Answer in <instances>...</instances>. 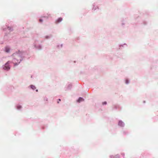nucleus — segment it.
<instances>
[{
    "label": "nucleus",
    "mask_w": 158,
    "mask_h": 158,
    "mask_svg": "<svg viewBox=\"0 0 158 158\" xmlns=\"http://www.w3.org/2000/svg\"><path fill=\"white\" fill-rule=\"evenodd\" d=\"M126 83H128V81L127 80L126 81Z\"/></svg>",
    "instance_id": "nucleus-10"
},
{
    "label": "nucleus",
    "mask_w": 158,
    "mask_h": 158,
    "mask_svg": "<svg viewBox=\"0 0 158 158\" xmlns=\"http://www.w3.org/2000/svg\"><path fill=\"white\" fill-rule=\"evenodd\" d=\"M40 21V22H42L43 20L42 19H40V20H39Z\"/></svg>",
    "instance_id": "nucleus-9"
},
{
    "label": "nucleus",
    "mask_w": 158,
    "mask_h": 158,
    "mask_svg": "<svg viewBox=\"0 0 158 158\" xmlns=\"http://www.w3.org/2000/svg\"><path fill=\"white\" fill-rule=\"evenodd\" d=\"M10 51V48L8 47H6L5 48V51L6 52H9Z\"/></svg>",
    "instance_id": "nucleus-4"
},
{
    "label": "nucleus",
    "mask_w": 158,
    "mask_h": 158,
    "mask_svg": "<svg viewBox=\"0 0 158 158\" xmlns=\"http://www.w3.org/2000/svg\"><path fill=\"white\" fill-rule=\"evenodd\" d=\"M36 91H38V90H37H37H36Z\"/></svg>",
    "instance_id": "nucleus-12"
},
{
    "label": "nucleus",
    "mask_w": 158,
    "mask_h": 158,
    "mask_svg": "<svg viewBox=\"0 0 158 158\" xmlns=\"http://www.w3.org/2000/svg\"><path fill=\"white\" fill-rule=\"evenodd\" d=\"M102 104L103 105H106L107 104V102H106L105 101L104 102H103Z\"/></svg>",
    "instance_id": "nucleus-7"
},
{
    "label": "nucleus",
    "mask_w": 158,
    "mask_h": 158,
    "mask_svg": "<svg viewBox=\"0 0 158 158\" xmlns=\"http://www.w3.org/2000/svg\"><path fill=\"white\" fill-rule=\"evenodd\" d=\"M62 20V19L61 18H60L58 19L56 21V23H59L61 22Z\"/></svg>",
    "instance_id": "nucleus-2"
},
{
    "label": "nucleus",
    "mask_w": 158,
    "mask_h": 158,
    "mask_svg": "<svg viewBox=\"0 0 158 158\" xmlns=\"http://www.w3.org/2000/svg\"><path fill=\"white\" fill-rule=\"evenodd\" d=\"M17 108L18 109H19L21 108V106H18Z\"/></svg>",
    "instance_id": "nucleus-8"
},
{
    "label": "nucleus",
    "mask_w": 158,
    "mask_h": 158,
    "mask_svg": "<svg viewBox=\"0 0 158 158\" xmlns=\"http://www.w3.org/2000/svg\"><path fill=\"white\" fill-rule=\"evenodd\" d=\"M57 102L58 103H59V102L58 101Z\"/></svg>",
    "instance_id": "nucleus-13"
},
{
    "label": "nucleus",
    "mask_w": 158,
    "mask_h": 158,
    "mask_svg": "<svg viewBox=\"0 0 158 158\" xmlns=\"http://www.w3.org/2000/svg\"><path fill=\"white\" fill-rule=\"evenodd\" d=\"M84 101V99L80 97L77 101V102H80Z\"/></svg>",
    "instance_id": "nucleus-3"
},
{
    "label": "nucleus",
    "mask_w": 158,
    "mask_h": 158,
    "mask_svg": "<svg viewBox=\"0 0 158 158\" xmlns=\"http://www.w3.org/2000/svg\"><path fill=\"white\" fill-rule=\"evenodd\" d=\"M31 87L33 90L35 89V86L33 85H31Z\"/></svg>",
    "instance_id": "nucleus-6"
},
{
    "label": "nucleus",
    "mask_w": 158,
    "mask_h": 158,
    "mask_svg": "<svg viewBox=\"0 0 158 158\" xmlns=\"http://www.w3.org/2000/svg\"><path fill=\"white\" fill-rule=\"evenodd\" d=\"M58 100H59V101H61V100H60V99H58Z\"/></svg>",
    "instance_id": "nucleus-11"
},
{
    "label": "nucleus",
    "mask_w": 158,
    "mask_h": 158,
    "mask_svg": "<svg viewBox=\"0 0 158 158\" xmlns=\"http://www.w3.org/2000/svg\"><path fill=\"white\" fill-rule=\"evenodd\" d=\"M10 69V68L9 66V65H8V62H7L5 65L3 67V69H4L8 70Z\"/></svg>",
    "instance_id": "nucleus-1"
},
{
    "label": "nucleus",
    "mask_w": 158,
    "mask_h": 158,
    "mask_svg": "<svg viewBox=\"0 0 158 158\" xmlns=\"http://www.w3.org/2000/svg\"><path fill=\"white\" fill-rule=\"evenodd\" d=\"M123 122L121 121H119L118 123V125L120 126H123Z\"/></svg>",
    "instance_id": "nucleus-5"
}]
</instances>
